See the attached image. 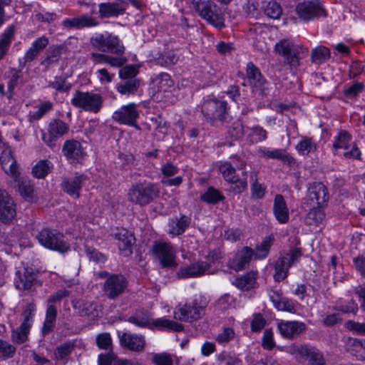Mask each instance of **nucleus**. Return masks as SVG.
<instances>
[{
	"label": "nucleus",
	"instance_id": "dca6fc26",
	"mask_svg": "<svg viewBox=\"0 0 365 365\" xmlns=\"http://www.w3.org/2000/svg\"><path fill=\"white\" fill-rule=\"evenodd\" d=\"M127 287V281L121 274H110L103 285V291L110 299H115L121 295Z\"/></svg>",
	"mask_w": 365,
	"mask_h": 365
},
{
	"label": "nucleus",
	"instance_id": "9b49d317",
	"mask_svg": "<svg viewBox=\"0 0 365 365\" xmlns=\"http://www.w3.org/2000/svg\"><path fill=\"white\" fill-rule=\"evenodd\" d=\"M62 153L69 164H82L86 153L82 144L74 139L66 140L62 147Z\"/></svg>",
	"mask_w": 365,
	"mask_h": 365
},
{
	"label": "nucleus",
	"instance_id": "c756f323",
	"mask_svg": "<svg viewBox=\"0 0 365 365\" xmlns=\"http://www.w3.org/2000/svg\"><path fill=\"white\" fill-rule=\"evenodd\" d=\"M273 212L277 220L280 224H285L289 221V209L282 195H277L274 197Z\"/></svg>",
	"mask_w": 365,
	"mask_h": 365
},
{
	"label": "nucleus",
	"instance_id": "603ef678",
	"mask_svg": "<svg viewBox=\"0 0 365 365\" xmlns=\"http://www.w3.org/2000/svg\"><path fill=\"white\" fill-rule=\"evenodd\" d=\"M224 199L225 197L220 192L213 187H210L207 191L201 195V200L208 204L215 205L224 200Z\"/></svg>",
	"mask_w": 365,
	"mask_h": 365
},
{
	"label": "nucleus",
	"instance_id": "b1692460",
	"mask_svg": "<svg viewBox=\"0 0 365 365\" xmlns=\"http://www.w3.org/2000/svg\"><path fill=\"white\" fill-rule=\"evenodd\" d=\"M308 196L317 205L326 206L329 198L327 187L321 182H314L308 187Z\"/></svg>",
	"mask_w": 365,
	"mask_h": 365
},
{
	"label": "nucleus",
	"instance_id": "a878e982",
	"mask_svg": "<svg viewBox=\"0 0 365 365\" xmlns=\"http://www.w3.org/2000/svg\"><path fill=\"white\" fill-rule=\"evenodd\" d=\"M259 155L265 159H276L281 160L289 166L295 163V160L284 149H270L266 147H261L258 150Z\"/></svg>",
	"mask_w": 365,
	"mask_h": 365
},
{
	"label": "nucleus",
	"instance_id": "393cba45",
	"mask_svg": "<svg viewBox=\"0 0 365 365\" xmlns=\"http://www.w3.org/2000/svg\"><path fill=\"white\" fill-rule=\"evenodd\" d=\"M120 341L123 346L135 352H141L145 346V339L143 335L124 332L120 336Z\"/></svg>",
	"mask_w": 365,
	"mask_h": 365
},
{
	"label": "nucleus",
	"instance_id": "0eeeda50",
	"mask_svg": "<svg viewBox=\"0 0 365 365\" xmlns=\"http://www.w3.org/2000/svg\"><path fill=\"white\" fill-rule=\"evenodd\" d=\"M103 98L100 93L76 91L71 99V104L86 112L98 113L102 108Z\"/></svg>",
	"mask_w": 365,
	"mask_h": 365
},
{
	"label": "nucleus",
	"instance_id": "864d4df0",
	"mask_svg": "<svg viewBox=\"0 0 365 365\" xmlns=\"http://www.w3.org/2000/svg\"><path fill=\"white\" fill-rule=\"evenodd\" d=\"M52 164L46 160H40L32 169V173L36 178H44L52 168Z\"/></svg>",
	"mask_w": 365,
	"mask_h": 365
},
{
	"label": "nucleus",
	"instance_id": "e2e57ef3",
	"mask_svg": "<svg viewBox=\"0 0 365 365\" xmlns=\"http://www.w3.org/2000/svg\"><path fill=\"white\" fill-rule=\"evenodd\" d=\"M85 252L89 259L93 260L96 263H104L106 259V257L96 249L88 245L85 246Z\"/></svg>",
	"mask_w": 365,
	"mask_h": 365
},
{
	"label": "nucleus",
	"instance_id": "f03ea898",
	"mask_svg": "<svg viewBox=\"0 0 365 365\" xmlns=\"http://www.w3.org/2000/svg\"><path fill=\"white\" fill-rule=\"evenodd\" d=\"M160 188L158 183L147 180L139 181L132 185L128 190L129 202L145 207L155 200L159 196Z\"/></svg>",
	"mask_w": 365,
	"mask_h": 365
},
{
	"label": "nucleus",
	"instance_id": "7ed1b4c3",
	"mask_svg": "<svg viewBox=\"0 0 365 365\" xmlns=\"http://www.w3.org/2000/svg\"><path fill=\"white\" fill-rule=\"evenodd\" d=\"M208 304L209 300L205 296H195L191 302L175 307L173 312L174 319L184 322L197 321L205 314V309Z\"/></svg>",
	"mask_w": 365,
	"mask_h": 365
},
{
	"label": "nucleus",
	"instance_id": "3c124183",
	"mask_svg": "<svg viewBox=\"0 0 365 365\" xmlns=\"http://www.w3.org/2000/svg\"><path fill=\"white\" fill-rule=\"evenodd\" d=\"M178 60L179 57L174 51H164L163 53H158V57H155L156 63L163 66L174 65Z\"/></svg>",
	"mask_w": 365,
	"mask_h": 365
},
{
	"label": "nucleus",
	"instance_id": "c9c22d12",
	"mask_svg": "<svg viewBox=\"0 0 365 365\" xmlns=\"http://www.w3.org/2000/svg\"><path fill=\"white\" fill-rule=\"evenodd\" d=\"M67 50L66 46L61 45H53L51 46L46 53V57L41 62V64L46 68H48L50 66L56 63L61 56L65 53Z\"/></svg>",
	"mask_w": 365,
	"mask_h": 365
},
{
	"label": "nucleus",
	"instance_id": "a18cd8bd",
	"mask_svg": "<svg viewBox=\"0 0 365 365\" xmlns=\"http://www.w3.org/2000/svg\"><path fill=\"white\" fill-rule=\"evenodd\" d=\"M317 143L312 138L304 136L296 145V150L299 154L307 155L317 150Z\"/></svg>",
	"mask_w": 365,
	"mask_h": 365
},
{
	"label": "nucleus",
	"instance_id": "a19ab883",
	"mask_svg": "<svg viewBox=\"0 0 365 365\" xmlns=\"http://www.w3.org/2000/svg\"><path fill=\"white\" fill-rule=\"evenodd\" d=\"M158 92H170L174 88V82L170 76L166 73H161L153 80Z\"/></svg>",
	"mask_w": 365,
	"mask_h": 365
},
{
	"label": "nucleus",
	"instance_id": "4c0bfd02",
	"mask_svg": "<svg viewBox=\"0 0 365 365\" xmlns=\"http://www.w3.org/2000/svg\"><path fill=\"white\" fill-rule=\"evenodd\" d=\"M16 27L14 25L9 26L0 37V61L6 55L11 43L14 38Z\"/></svg>",
	"mask_w": 365,
	"mask_h": 365
},
{
	"label": "nucleus",
	"instance_id": "f704fd0d",
	"mask_svg": "<svg viewBox=\"0 0 365 365\" xmlns=\"http://www.w3.org/2000/svg\"><path fill=\"white\" fill-rule=\"evenodd\" d=\"M154 329L160 331L180 332L184 329V325L165 317H161L155 319H153L151 329Z\"/></svg>",
	"mask_w": 365,
	"mask_h": 365
},
{
	"label": "nucleus",
	"instance_id": "f8f14e48",
	"mask_svg": "<svg viewBox=\"0 0 365 365\" xmlns=\"http://www.w3.org/2000/svg\"><path fill=\"white\" fill-rule=\"evenodd\" d=\"M137 107V104L134 103L123 106L113 113L112 118L119 123L133 126L140 130V127L136 123V120L139 118Z\"/></svg>",
	"mask_w": 365,
	"mask_h": 365
},
{
	"label": "nucleus",
	"instance_id": "37998d69",
	"mask_svg": "<svg viewBox=\"0 0 365 365\" xmlns=\"http://www.w3.org/2000/svg\"><path fill=\"white\" fill-rule=\"evenodd\" d=\"M19 191L23 198L29 202H33L36 200L34 185L29 179L24 178L19 181Z\"/></svg>",
	"mask_w": 365,
	"mask_h": 365
},
{
	"label": "nucleus",
	"instance_id": "774afa93",
	"mask_svg": "<svg viewBox=\"0 0 365 365\" xmlns=\"http://www.w3.org/2000/svg\"><path fill=\"white\" fill-rule=\"evenodd\" d=\"M152 361L155 365H173L171 356L166 353L155 354Z\"/></svg>",
	"mask_w": 365,
	"mask_h": 365
},
{
	"label": "nucleus",
	"instance_id": "69168bd1",
	"mask_svg": "<svg viewBox=\"0 0 365 365\" xmlns=\"http://www.w3.org/2000/svg\"><path fill=\"white\" fill-rule=\"evenodd\" d=\"M296 302L292 299H289L286 297L283 298L279 306L277 307L278 311L287 312L291 314L296 312Z\"/></svg>",
	"mask_w": 365,
	"mask_h": 365
},
{
	"label": "nucleus",
	"instance_id": "c03bdc74",
	"mask_svg": "<svg viewBox=\"0 0 365 365\" xmlns=\"http://www.w3.org/2000/svg\"><path fill=\"white\" fill-rule=\"evenodd\" d=\"M287 259V256L279 257L274 264V279L276 282H281L287 277L290 267H288Z\"/></svg>",
	"mask_w": 365,
	"mask_h": 365
},
{
	"label": "nucleus",
	"instance_id": "72a5a7b5",
	"mask_svg": "<svg viewBox=\"0 0 365 365\" xmlns=\"http://www.w3.org/2000/svg\"><path fill=\"white\" fill-rule=\"evenodd\" d=\"M73 307L78 309L81 317H86L89 319H95L99 314L97 304L92 302L79 300L74 303Z\"/></svg>",
	"mask_w": 365,
	"mask_h": 365
},
{
	"label": "nucleus",
	"instance_id": "052dcab7",
	"mask_svg": "<svg viewBox=\"0 0 365 365\" xmlns=\"http://www.w3.org/2000/svg\"><path fill=\"white\" fill-rule=\"evenodd\" d=\"M53 104L51 101H45L41 103L37 110L33 112L30 117L34 120H40L45 114L48 113L53 108Z\"/></svg>",
	"mask_w": 365,
	"mask_h": 365
},
{
	"label": "nucleus",
	"instance_id": "680f3d73",
	"mask_svg": "<svg viewBox=\"0 0 365 365\" xmlns=\"http://www.w3.org/2000/svg\"><path fill=\"white\" fill-rule=\"evenodd\" d=\"M36 309L35 304L29 303L23 312L24 320L21 324L31 328Z\"/></svg>",
	"mask_w": 365,
	"mask_h": 365
},
{
	"label": "nucleus",
	"instance_id": "13d9d810",
	"mask_svg": "<svg viewBox=\"0 0 365 365\" xmlns=\"http://www.w3.org/2000/svg\"><path fill=\"white\" fill-rule=\"evenodd\" d=\"M264 12L268 17L273 19H278L282 14V9L279 4L277 1H271L264 6Z\"/></svg>",
	"mask_w": 365,
	"mask_h": 365
},
{
	"label": "nucleus",
	"instance_id": "de8ad7c7",
	"mask_svg": "<svg viewBox=\"0 0 365 365\" xmlns=\"http://www.w3.org/2000/svg\"><path fill=\"white\" fill-rule=\"evenodd\" d=\"M330 57V51L324 46H319L312 51V62L315 64H322Z\"/></svg>",
	"mask_w": 365,
	"mask_h": 365
},
{
	"label": "nucleus",
	"instance_id": "5701e85b",
	"mask_svg": "<svg viewBox=\"0 0 365 365\" xmlns=\"http://www.w3.org/2000/svg\"><path fill=\"white\" fill-rule=\"evenodd\" d=\"M114 237L122 255L129 256L133 253L132 247L135 243V237L128 230L123 228L118 229Z\"/></svg>",
	"mask_w": 365,
	"mask_h": 365
},
{
	"label": "nucleus",
	"instance_id": "2f4dec72",
	"mask_svg": "<svg viewBox=\"0 0 365 365\" xmlns=\"http://www.w3.org/2000/svg\"><path fill=\"white\" fill-rule=\"evenodd\" d=\"M99 14L101 18H110L124 14L125 7L120 2L101 3L98 6Z\"/></svg>",
	"mask_w": 365,
	"mask_h": 365
},
{
	"label": "nucleus",
	"instance_id": "8fccbe9b",
	"mask_svg": "<svg viewBox=\"0 0 365 365\" xmlns=\"http://www.w3.org/2000/svg\"><path fill=\"white\" fill-rule=\"evenodd\" d=\"M351 140V135L346 130H340L334 138L333 148L334 150L347 149L350 145Z\"/></svg>",
	"mask_w": 365,
	"mask_h": 365
},
{
	"label": "nucleus",
	"instance_id": "cd10ccee",
	"mask_svg": "<svg viewBox=\"0 0 365 365\" xmlns=\"http://www.w3.org/2000/svg\"><path fill=\"white\" fill-rule=\"evenodd\" d=\"M254 250L249 247H244L230 261V267L235 271H240L250 264L253 256Z\"/></svg>",
	"mask_w": 365,
	"mask_h": 365
},
{
	"label": "nucleus",
	"instance_id": "a211bd4d",
	"mask_svg": "<svg viewBox=\"0 0 365 365\" xmlns=\"http://www.w3.org/2000/svg\"><path fill=\"white\" fill-rule=\"evenodd\" d=\"M87 179L86 175L76 173L73 177L63 178L61 188L68 195L77 199L80 197V192Z\"/></svg>",
	"mask_w": 365,
	"mask_h": 365
},
{
	"label": "nucleus",
	"instance_id": "9d476101",
	"mask_svg": "<svg viewBox=\"0 0 365 365\" xmlns=\"http://www.w3.org/2000/svg\"><path fill=\"white\" fill-rule=\"evenodd\" d=\"M69 125L61 119H53L48 125L46 131L42 130L41 139L50 148H55L56 142L68 133Z\"/></svg>",
	"mask_w": 365,
	"mask_h": 365
},
{
	"label": "nucleus",
	"instance_id": "bb28decb",
	"mask_svg": "<svg viewBox=\"0 0 365 365\" xmlns=\"http://www.w3.org/2000/svg\"><path fill=\"white\" fill-rule=\"evenodd\" d=\"M298 353L306 358L307 365H326L323 353L315 347L302 346L298 349Z\"/></svg>",
	"mask_w": 365,
	"mask_h": 365
},
{
	"label": "nucleus",
	"instance_id": "2eb2a0df",
	"mask_svg": "<svg viewBox=\"0 0 365 365\" xmlns=\"http://www.w3.org/2000/svg\"><path fill=\"white\" fill-rule=\"evenodd\" d=\"M302 49V47L295 46L286 39L281 40L275 46L276 52L283 56L287 63L292 67H297L299 65V51Z\"/></svg>",
	"mask_w": 365,
	"mask_h": 365
},
{
	"label": "nucleus",
	"instance_id": "338daca9",
	"mask_svg": "<svg viewBox=\"0 0 365 365\" xmlns=\"http://www.w3.org/2000/svg\"><path fill=\"white\" fill-rule=\"evenodd\" d=\"M117 356L113 352L109 351L107 354H100L98 356V365H115V361H118Z\"/></svg>",
	"mask_w": 365,
	"mask_h": 365
},
{
	"label": "nucleus",
	"instance_id": "4be33fe9",
	"mask_svg": "<svg viewBox=\"0 0 365 365\" xmlns=\"http://www.w3.org/2000/svg\"><path fill=\"white\" fill-rule=\"evenodd\" d=\"M16 215L14 202L5 190L0 189V220L11 221Z\"/></svg>",
	"mask_w": 365,
	"mask_h": 365
},
{
	"label": "nucleus",
	"instance_id": "f257e3e1",
	"mask_svg": "<svg viewBox=\"0 0 365 365\" xmlns=\"http://www.w3.org/2000/svg\"><path fill=\"white\" fill-rule=\"evenodd\" d=\"M200 107L205 120L213 126L222 125L228 115L227 103L214 96L204 98Z\"/></svg>",
	"mask_w": 365,
	"mask_h": 365
},
{
	"label": "nucleus",
	"instance_id": "39448f33",
	"mask_svg": "<svg viewBox=\"0 0 365 365\" xmlns=\"http://www.w3.org/2000/svg\"><path fill=\"white\" fill-rule=\"evenodd\" d=\"M192 4L198 15L214 27L221 29L225 26L221 9L212 0H193Z\"/></svg>",
	"mask_w": 365,
	"mask_h": 365
},
{
	"label": "nucleus",
	"instance_id": "5fc2aeb1",
	"mask_svg": "<svg viewBox=\"0 0 365 365\" xmlns=\"http://www.w3.org/2000/svg\"><path fill=\"white\" fill-rule=\"evenodd\" d=\"M253 182L251 185V195L256 200L262 199L265 195L266 187L257 182V173H252L250 176Z\"/></svg>",
	"mask_w": 365,
	"mask_h": 365
},
{
	"label": "nucleus",
	"instance_id": "aec40b11",
	"mask_svg": "<svg viewBox=\"0 0 365 365\" xmlns=\"http://www.w3.org/2000/svg\"><path fill=\"white\" fill-rule=\"evenodd\" d=\"M210 264L207 262L200 261L188 266L181 267L177 272L180 279L198 277L205 274H210Z\"/></svg>",
	"mask_w": 365,
	"mask_h": 365
},
{
	"label": "nucleus",
	"instance_id": "ea45409f",
	"mask_svg": "<svg viewBox=\"0 0 365 365\" xmlns=\"http://www.w3.org/2000/svg\"><path fill=\"white\" fill-rule=\"evenodd\" d=\"M57 317V309L53 304H49L46 312V317L41 329L43 335L48 334L53 331Z\"/></svg>",
	"mask_w": 365,
	"mask_h": 365
},
{
	"label": "nucleus",
	"instance_id": "0e129e2a",
	"mask_svg": "<svg viewBox=\"0 0 365 365\" xmlns=\"http://www.w3.org/2000/svg\"><path fill=\"white\" fill-rule=\"evenodd\" d=\"M138 73V68L137 66L130 65L123 67L119 71V76L122 79L128 80L131 78H135V76Z\"/></svg>",
	"mask_w": 365,
	"mask_h": 365
},
{
	"label": "nucleus",
	"instance_id": "bf43d9fd",
	"mask_svg": "<svg viewBox=\"0 0 365 365\" xmlns=\"http://www.w3.org/2000/svg\"><path fill=\"white\" fill-rule=\"evenodd\" d=\"M235 336V332L232 328L224 327L222 331L216 336L215 341L220 345L225 346L230 341L233 340Z\"/></svg>",
	"mask_w": 365,
	"mask_h": 365
},
{
	"label": "nucleus",
	"instance_id": "49530a36",
	"mask_svg": "<svg viewBox=\"0 0 365 365\" xmlns=\"http://www.w3.org/2000/svg\"><path fill=\"white\" fill-rule=\"evenodd\" d=\"M30 329L25 325L21 324L19 327L11 331V339L16 344H22L29 340Z\"/></svg>",
	"mask_w": 365,
	"mask_h": 365
},
{
	"label": "nucleus",
	"instance_id": "6ab92c4d",
	"mask_svg": "<svg viewBox=\"0 0 365 365\" xmlns=\"http://www.w3.org/2000/svg\"><path fill=\"white\" fill-rule=\"evenodd\" d=\"M277 329L283 338L293 340L307 329V325L299 321L281 320L277 324Z\"/></svg>",
	"mask_w": 365,
	"mask_h": 365
},
{
	"label": "nucleus",
	"instance_id": "6e6552de",
	"mask_svg": "<svg viewBox=\"0 0 365 365\" xmlns=\"http://www.w3.org/2000/svg\"><path fill=\"white\" fill-rule=\"evenodd\" d=\"M90 43L93 48L103 53H122L125 50L118 36L108 32L96 34L91 38Z\"/></svg>",
	"mask_w": 365,
	"mask_h": 365
},
{
	"label": "nucleus",
	"instance_id": "7c9ffc66",
	"mask_svg": "<svg viewBox=\"0 0 365 365\" xmlns=\"http://www.w3.org/2000/svg\"><path fill=\"white\" fill-rule=\"evenodd\" d=\"M48 38L46 36H41L36 38L26 51L23 59L24 63L34 61L38 54L48 45Z\"/></svg>",
	"mask_w": 365,
	"mask_h": 365
},
{
	"label": "nucleus",
	"instance_id": "79ce46f5",
	"mask_svg": "<svg viewBox=\"0 0 365 365\" xmlns=\"http://www.w3.org/2000/svg\"><path fill=\"white\" fill-rule=\"evenodd\" d=\"M257 275V271H251L242 277L237 278L233 284L240 289L249 290L254 287L256 283Z\"/></svg>",
	"mask_w": 365,
	"mask_h": 365
},
{
	"label": "nucleus",
	"instance_id": "f3484780",
	"mask_svg": "<svg viewBox=\"0 0 365 365\" xmlns=\"http://www.w3.org/2000/svg\"><path fill=\"white\" fill-rule=\"evenodd\" d=\"M246 76L254 92H259L262 96L266 95L267 82L260 70L252 63L249 62L246 67Z\"/></svg>",
	"mask_w": 365,
	"mask_h": 365
},
{
	"label": "nucleus",
	"instance_id": "e433bc0d",
	"mask_svg": "<svg viewBox=\"0 0 365 365\" xmlns=\"http://www.w3.org/2000/svg\"><path fill=\"white\" fill-rule=\"evenodd\" d=\"M190 223V220L185 215L180 218H173L168 222V232L173 235H180L185 232Z\"/></svg>",
	"mask_w": 365,
	"mask_h": 365
},
{
	"label": "nucleus",
	"instance_id": "ddd939ff",
	"mask_svg": "<svg viewBox=\"0 0 365 365\" xmlns=\"http://www.w3.org/2000/svg\"><path fill=\"white\" fill-rule=\"evenodd\" d=\"M37 275L31 267H24L17 270L14 279V286L19 290L33 291L37 284Z\"/></svg>",
	"mask_w": 365,
	"mask_h": 365
},
{
	"label": "nucleus",
	"instance_id": "473e14b6",
	"mask_svg": "<svg viewBox=\"0 0 365 365\" xmlns=\"http://www.w3.org/2000/svg\"><path fill=\"white\" fill-rule=\"evenodd\" d=\"M128 322L140 328L152 329L153 317L151 313L145 309H138L128 317Z\"/></svg>",
	"mask_w": 365,
	"mask_h": 365
},
{
	"label": "nucleus",
	"instance_id": "1a4fd4ad",
	"mask_svg": "<svg viewBox=\"0 0 365 365\" xmlns=\"http://www.w3.org/2000/svg\"><path fill=\"white\" fill-rule=\"evenodd\" d=\"M152 252L162 267L173 268L177 267L176 250L170 242L156 241L153 245Z\"/></svg>",
	"mask_w": 365,
	"mask_h": 365
},
{
	"label": "nucleus",
	"instance_id": "09e8293b",
	"mask_svg": "<svg viewBox=\"0 0 365 365\" xmlns=\"http://www.w3.org/2000/svg\"><path fill=\"white\" fill-rule=\"evenodd\" d=\"M140 86V80L138 78H131L125 81L123 83L118 85V91L123 95H130L135 93Z\"/></svg>",
	"mask_w": 365,
	"mask_h": 365
},
{
	"label": "nucleus",
	"instance_id": "412c9836",
	"mask_svg": "<svg viewBox=\"0 0 365 365\" xmlns=\"http://www.w3.org/2000/svg\"><path fill=\"white\" fill-rule=\"evenodd\" d=\"M0 164L7 175L11 176L15 181H19V168L9 146L5 147L2 150L0 155Z\"/></svg>",
	"mask_w": 365,
	"mask_h": 365
},
{
	"label": "nucleus",
	"instance_id": "4d7b16f0",
	"mask_svg": "<svg viewBox=\"0 0 365 365\" xmlns=\"http://www.w3.org/2000/svg\"><path fill=\"white\" fill-rule=\"evenodd\" d=\"M16 352V348L7 341L0 339V359L7 360L12 359Z\"/></svg>",
	"mask_w": 365,
	"mask_h": 365
},
{
	"label": "nucleus",
	"instance_id": "423d86ee",
	"mask_svg": "<svg viewBox=\"0 0 365 365\" xmlns=\"http://www.w3.org/2000/svg\"><path fill=\"white\" fill-rule=\"evenodd\" d=\"M41 245L46 249L64 254L71 250L70 244L64 235L57 230L43 228L36 235Z\"/></svg>",
	"mask_w": 365,
	"mask_h": 365
},
{
	"label": "nucleus",
	"instance_id": "6e6d98bb",
	"mask_svg": "<svg viewBox=\"0 0 365 365\" xmlns=\"http://www.w3.org/2000/svg\"><path fill=\"white\" fill-rule=\"evenodd\" d=\"M273 237L271 236L265 237L263 241L257 245L256 248L255 257L259 259H262L267 257L269 252V250L272 245Z\"/></svg>",
	"mask_w": 365,
	"mask_h": 365
},
{
	"label": "nucleus",
	"instance_id": "4468645a",
	"mask_svg": "<svg viewBox=\"0 0 365 365\" xmlns=\"http://www.w3.org/2000/svg\"><path fill=\"white\" fill-rule=\"evenodd\" d=\"M299 18L304 21H310L315 18L325 16L323 6L317 1H304L299 3L295 9Z\"/></svg>",
	"mask_w": 365,
	"mask_h": 365
},
{
	"label": "nucleus",
	"instance_id": "c85d7f7f",
	"mask_svg": "<svg viewBox=\"0 0 365 365\" xmlns=\"http://www.w3.org/2000/svg\"><path fill=\"white\" fill-rule=\"evenodd\" d=\"M99 24L98 21L92 16L82 15L72 19H66L62 21V25L66 28L82 29L84 27H93Z\"/></svg>",
	"mask_w": 365,
	"mask_h": 365
},
{
	"label": "nucleus",
	"instance_id": "20e7f679",
	"mask_svg": "<svg viewBox=\"0 0 365 365\" xmlns=\"http://www.w3.org/2000/svg\"><path fill=\"white\" fill-rule=\"evenodd\" d=\"M245 163L241 161L240 165H236L232 162L221 163L219 166V170L222 175L223 178L227 182L232 184L231 190L235 194H240L247 189V172L243 171L240 178L236 175V168L242 170L245 167Z\"/></svg>",
	"mask_w": 365,
	"mask_h": 365
},
{
	"label": "nucleus",
	"instance_id": "58836bf2",
	"mask_svg": "<svg viewBox=\"0 0 365 365\" xmlns=\"http://www.w3.org/2000/svg\"><path fill=\"white\" fill-rule=\"evenodd\" d=\"M324 206L317 205L316 207L312 208L307 214L304 219L306 225L319 226L325 220V212L323 210Z\"/></svg>",
	"mask_w": 365,
	"mask_h": 365
}]
</instances>
